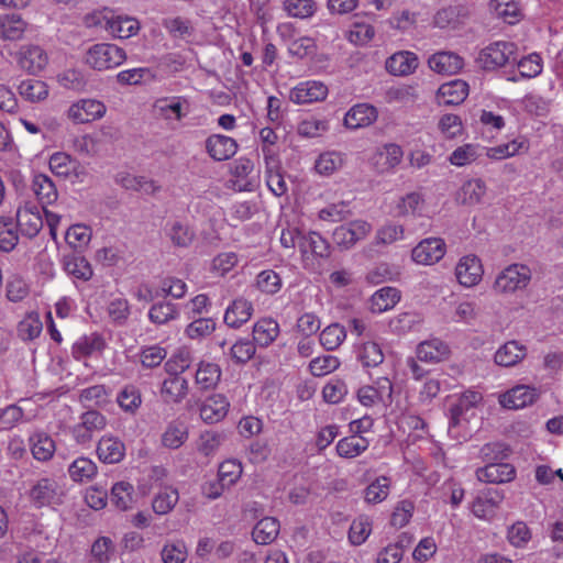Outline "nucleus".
I'll return each instance as SVG.
<instances>
[{
	"label": "nucleus",
	"mask_w": 563,
	"mask_h": 563,
	"mask_svg": "<svg viewBox=\"0 0 563 563\" xmlns=\"http://www.w3.org/2000/svg\"><path fill=\"white\" fill-rule=\"evenodd\" d=\"M517 45L508 41H497L482 48L476 64L484 70H495L517 62Z\"/></svg>",
	"instance_id": "1"
},
{
	"label": "nucleus",
	"mask_w": 563,
	"mask_h": 563,
	"mask_svg": "<svg viewBox=\"0 0 563 563\" xmlns=\"http://www.w3.org/2000/svg\"><path fill=\"white\" fill-rule=\"evenodd\" d=\"M125 58L126 55L123 48L108 43L96 44L86 54V63L97 70L117 67Z\"/></svg>",
	"instance_id": "2"
},
{
	"label": "nucleus",
	"mask_w": 563,
	"mask_h": 563,
	"mask_svg": "<svg viewBox=\"0 0 563 563\" xmlns=\"http://www.w3.org/2000/svg\"><path fill=\"white\" fill-rule=\"evenodd\" d=\"M531 279V271L522 264H511L501 271L494 283L497 292H514L528 286Z\"/></svg>",
	"instance_id": "3"
},
{
	"label": "nucleus",
	"mask_w": 563,
	"mask_h": 563,
	"mask_svg": "<svg viewBox=\"0 0 563 563\" xmlns=\"http://www.w3.org/2000/svg\"><path fill=\"white\" fill-rule=\"evenodd\" d=\"M107 111L103 102L95 99H81L70 106L68 118L77 124L101 119Z\"/></svg>",
	"instance_id": "4"
},
{
	"label": "nucleus",
	"mask_w": 563,
	"mask_h": 563,
	"mask_svg": "<svg viewBox=\"0 0 563 563\" xmlns=\"http://www.w3.org/2000/svg\"><path fill=\"white\" fill-rule=\"evenodd\" d=\"M445 254V243L442 239L429 238L422 240L411 251L412 260L422 265L438 263Z\"/></svg>",
	"instance_id": "5"
},
{
	"label": "nucleus",
	"mask_w": 563,
	"mask_h": 563,
	"mask_svg": "<svg viewBox=\"0 0 563 563\" xmlns=\"http://www.w3.org/2000/svg\"><path fill=\"white\" fill-rule=\"evenodd\" d=\"M19 67L31 75L38 74L47 65V55L37 45H24L15 53Z\"/></svg>",
	"instance_id": "6"
},
{
	"label": "nucleus",
	"mask_w": 563,
	"mask_h": 563,
	"mask_svg": "<svg viewBox=\"0 0 563 563\" xmlns=\"http://www.w3.org/2000/svg\"><path fill=\"white\" fill-rule=\"evenodd\" d=\"M16 227L22 235L33 239L43 228L40 209L35 205L26 203L16 211Z\"/></svg>",
	"instance_id": "7"
},
{
	"label": "nucleus",
	"mask_w": 563,
	"mask_h": 563,
	"mask_svg": "<svg viewBox=\"0 0 563 563\" xmlns=\"http://www.w3.org/2000/svg\"><path fill=\"white\" fill-rule=\"evenodd\" d=\"M476 477L481 482L490 484L509 483L516 477V468L509 463H488L476 470Z\"/></svg>",
	"instance_id": "8"
},
{
	"label": "nucleus",
	"mask_w": 563,
	"mask_h": 563,
	"mask_svg": "<svg viewBox=\"0 0 563 563\" xmlns=\"http://www.w3.org/2000/svg\"><path fill=\"white\" fill-rule=\"evenodd\" d=\"M369 231L371 225L366 221H352L346 225L336 228L333 232V240L338 245L349 249L357 241L363 240Z\"/></svg>",
	"instance_id": "9"
},
{
	"label": "nucleus",
	"mask_w": 563,
	"mask_h": 563,
	"mask_svg": "<svg viewBox=\"0 0 563 563\" xmlns=\"http://www.w3.org/2000/svg\"><path fill=\"white\" fill-rule=\"evenodd\" d=\"M58 484L55 479L44 477L36 482L30 489L29 497L38 508L48 506L59 500Z\"/></svg>",
	"instance_id": "10"
},
{
	"label": "nucleus",
	"mask_w": 563,
	"mask_h": 563,
	"mask_svg": "<svg viewBox=\"0 0 563 563\" xmlns=\"http://www.w3.org/2000/svg\"><path fill=\"white\" fill-rule=\"evenodd\" d=\"M238 150L234 139L221 134H212L206 140V151L217 162L231 158Z\"/></svg>",
	"instance_id": "11"
},
{
	"label": "nucleus",
	"mask_w": 563,
	"mask_h": 563,
	"mask_svg": "<svg viewBox=\"0 0 563 563\" xmlns=\"http://www.w3.org/2000/svg\"><path fill=\"white\" fill-rule=\"evenodd\" d=\"M328 87L320 81L300 84L290 91L289 98L298 104H306L325 99Z\"/></svg>",
	"instance_id": "12"
},
{
	"label": "nucleus",
	"mask_w": 563,
	"mask_h": 563,
	"mask_svg": "<svg viewBox=\"0 0 563 563\" xmlns=\"http://www.w3.org/2000/svg\"><path fill=\"white\" fill-rule=\"evenodd\" d=\"M482 274L481 261L475 255L462 257L455 268L459 283L465 287L475 286L481 280Z\"/></svg>",
	"instance_id": "13"
},
{
	"label": "nucleus",
	"mask_w": 563,
	"mask_h": 563,
	"mask_svg": "<svg viewBox=\"0 0 563 563\" xmlns=\"http://www.w3.org/2000/svg\"><path fill=\"white\" fill-rule=\"evenodd\" d=\"M538 397L539 393L536 388L519 385L504 394L500 404L508 409H521L533 404Z\"/></svg>",
	"instance_id": "14"
},
{
	"label": "nucleus",
	"mask_w": 563,
	"mask_h": 563,
	"mask_svg": "<svg viewBox=\"0 0 563 563\" xmlns=\"http://www.w3.org/2000/svg\"><path fill=\"white\" fill-rule=\"evenodd\" d=\"M230 402L225 396L214 394L209 396L200 407V417L207 423H217L224 419Z\"/></svg>",
	"instance_id": "15"
},
{
	"label": "nucleus",
	"mask_w": 563,
	"mask_h": 563,
	"mask_svg": "<svg viewBox=\"0 0 563 563\" xmlns=\"http://www.w3.org/2000/svg\"><path fill=\"white\" fill-rule=\"evenodd\" d=\"M377 119V110L368 103H358L352 107L344 117V125L356 130L368 126Z\"/></svg>",
	"instance_id": "16"
},
{
	"label": "nucleus",
	"mask_w": 563,
	"mask_h": 563,
	"mask_svg": "<svg viewBox=\"0 0 563 563\" xmlns=\"http://www.w3.org/2000/svg\"><path fill=\"white\" fill-rule=\"evenodd\" d=\"M29 446L32 456L38 462H48L53 459L56 444L53 438L44 432H34L29 438Z\"/></svg>",
	"instance_id": "17"
},
{
	"label": "nucleus",
	"mask_w": 563,
	"mask_h": 563,
	"mask_svg": "<svg viewBox=\"0 0 563 563\" xmlns=\"http://www.w3.org/2000/svg\"><path fill=\"white\" fill-rule=\"evenodd\" d=\"M419 65L418 57L415 53L400 51L393 54L386 60V69L395 76H407L412 74Z\"/></svg>",
	"instance_id": "18"
},
{
	"label": "nucleus",
	"mask_w": 563,
	"mask_h": 563,
	"mask_svg": "<svg viewBox=\"0 0 563 563\" xmlns=\"http://www.w3.org/2000/svg\"><path fill=\"white\" fill-rule=\"evenodd\" d=\"M253 305L247 299L240 297L232 301L224 313V322L228 327L238 329L246 323L253 314Z\"/></svg>",
	"instance_id": "19"
},
{
	"label": "nucleus",
	"mask_w": 563,
	"mask_h": 563,
	"mask_svg": "<svg viewBox=\"0 0 563 563\" xmlns=\"http://www.w3.org/2000/svg\"><path fill=\"white\" fill-rule=\"evenodd\" d=\"M429 67L442 75H454L463 68L464 60L453 52H439L428 60Z\"/></svg>",
	"instance_id": "20"
},
{
	"label": "nucleus",
	"mask_w": 563,
	"mask_h": 563,
	"mask_svg": "<svg viewBox=\"0 0 563 563\" xmlns=\"http://www.w3.org/2000/svg\"><path fill=\"white\" fill-rule=\"evenodd\" d=\"M97 454L101 462L115 464L123 460L125 445L118 438L102 437L97 445Z\"/></svg>",
	"instance_id": "21"
},
{
	"label": "nucleus",
	"mask_w": 563,
	"mask_h": 563,
	"mask_svg": "<svg viewBox=\"0 0 563 563\" xmlns=\"http://www.w3.org/2000/svg\"><path fill=\"white\" fill-rule=\"evenodd\" d=\"M189 390L188 380L181 376H169L164 379L161 388V395L165 402H181Z\"/></svg>",
	"instance_id": "22"
},
{
	"label": "nucleus",
	"mask_w": 563,
	"mask_h": 563,
	"mask_svg": "<svg viewBox=\"0 0 563 563\" xmlns=\"http://www.w3.org/2000/svg\"><path fill=\"white\" fill-rule=\"evenodd\" d=\"M449 346L439 339L421 342L417 346V358L422 362L438 363L449 356Z\"/></svg>",
	"instance_id": "23"
},
{
	"label": "nucleus",
	"mask_w": 563,
	"mask_h": 563,
	"mask_svg": "<svg viewBox=\"0 0 563 563\" xmlns=\"http://www.w3.org/2000/svg\"><path fill=\"white\" fill-rule=\"evenodd\" d=\"M468 95V85L466 81L455 79L440 86L438 96L443 99L446 106H456L462 103Z\"/></svg>",
	"instance_id": "24"
},
{
	"label": "nucleus",
	"mask_w": 563,
	"mask_h": 563,
	"mask_svg": "<svg viewBox=\"0 0 563 563\" xmlns=\"http://www.w3.org/2000/svg\"><path fill=\"white\" fill-rule=\"evenodd\" d=\"M486 194V185L482 179L465 181L456 194V201L465 206L479 203Z\"/></svg>",
	"instance_id": "25"
},
{
	"label": "nucleus",
	"mask_w": 563,
	"mask_h": 563,
	"mask_svg": "<svg viewBox=\"0 0 563 563\" xmlns=\"http://www.w3.org/2000/svg\"><path fill=\"white\" fill-rule=\"evenodd\" d=\"M526 353L525 345L519 344L517 341H509L498 349L495 354V362L500 366L510 367L523 360Z\"/></svg>",
	"instance_id": "26"
},
{
	"label": "nucleus",
	"mask_w": 563,
	"mask_h": 563,
	"mask_svg": "<svg viewBox=\"0 0 563 563\" xmlns=\"http://www.w3.org/2000/svg\"><path fill=\"white\" fill-rule=\"evenodd\" d=\"M400 300V291L395 287H383L371 297V311L375 313L385 312L395 307Z\"/></svg>",
	"instance_id": "27"
},
{
	"label": "nucleus",
	"mask_w": 563,
	"mask_h": 563,
	"mask_svg": "<svg viewBox=\"0 0 563 563\" xmlns=\"http://www.w3.org/2000/svg\"><path fill=\"white\" fill-rule=\"evenodd\" d=\"M280 530L279 521L275 517H265L261 519L252 531L253 540L257 544H269L278 536Z\"/></svg>",
	"instance_id": "28"
},
{
	"label": "nucleus",
	"mask_w": 563,
	"mask_h": 563,
	"mask_svg": "<svg viewBox=\"0 0 563 563\" xmlns=\"http://www.w3.org/2000/svg\"><path fill=\"white\" fill-rule=\"evenodd\" d=\"M26 23L19 14H4L0 16V37L4 41H18L22 38Z\"/></svg>",
	"instance_id": "29"
},
{
	"label": "nucleus",
	"mask_w": 563,
	"mask_h": 563,
	"mask_svg": "<svg viewBox=\"0 0 563 563\" xmlns=\"http://www.w3.org/2000/svg\"><path fill=\"white\" fill-rule=\"evenodd\" d=\"M279 325L273 319H262L253 327V341L261 347L272 344L278 336Z\"/></svg>",
	"instance_id": "30"
},
{
	"label": "nucleus",
	"mask_w": 563,
	"mask_h": 563,
	"mask_svg": "<svg viewBox=\"0 0 563 563\" xmlns=\"http://www.w3.org/2000/svg\"><path fill=\"white\" fill-rule=\"evenodd\" d=\"M155 108L159 114L166 119L181 120L188 113V102L179 97L170 99H159L156 101Z\"/></svg>",
	"instance_id": "31"
},
{
	"label": "nucleus",
	"mask_w": 563,
	"mask_h": 563,
	"mask_svg": "<svg viewBox=\"0 0 563 563\" xmlns=\"http://www.w3.org/2000/svg\"><path fill=\"white\" fill-rule=\"evenodd\" d=\"M18 92L25 101L41 102L48 97V86L42 80L30 78L20 82Z\"/></svg>",
	"instance_id": "32"
},
{
	"label": "nucleus",
	"mask_w": 563,
	"mask_h": 563,
	"mask_svg": "<svg viewBox=\"0 0 563 563\" xmlns=\"http://www.w3.org/2000/svg\"><path fill=\"white\" fill-rule=\"evenodd\" d=\"M32 188L42 206L52 205L57 199V189L52 179L43 174L35 175Z\"/></svg>",
	"instance_id": "33"
},
{
	"label": "nucleus",
	"mask_w": 563,
	"mask_h": 563,
	"mask_svg": "<svg viewBox=\"0 0 563 563\" xmlns=\"http://www.w3.org/2000/svg\"><path fill=\"white\" fill-rule=\"evenodd\" d=\"M481 400L482 395L477 391L468 390L462 394L450 408V427H456L460 423L461 417Z\"/></svg>",
	"instance_id": "34"
},
{
	"label": "nucleus",
	"mask_w": 563,
	"mask_h": 563,
	"mask_svg": "<svg viewBox=\"0 0 563 563\" xmlns=\"http://www.w3.org/2000/svg\"><path fill=\"white\" fill-rule=\"evenodd\" d=\"M468 16V10L463 5H450L439 10L434 15V24L441 29L456 27Z\"/></svg>",
	"instance_id": "35"
},
{
	"label": "nucleus",
	"mask_w": 563,
	"mask_h": 563,
	"mask_svg": "<svg viewBox=\"0 0 563 563\" xmlns=\"http://www.w3.org/2000/svg\"><path fill=\"white\" fill-rule=\"evenodd\" d=\"M221 378V369L217 364L200 362L196 371L195 382L200 389L214 388Z\"/></svg>",
	"instance_id": "36"
},
{
	"label": "nucleus",
	"mask_w": 563,
	"mask_h": 563,
	"mask_svg": "<svg viewBox=\"0 0 563 563\" xmlns=\"http://www.w3.org/2000/svg\"><path fill=\"white\" fill-rule=\"evenodd\" d=\"M107 29L119 38H128L140 30L139 21L129 16H113L107 20Z\"/></svg>",
	"instance_id": "37"
},
{
	"label": "nucleus",
	"mask_w": 563,
	"mask_h": 563,
	"mask_svg": "<svg viewBox=\"0 0 563 563\" xmlns=\"http://www.w3.org/2000/svg\"><path fill=\"white\" fill-rule=\"evenodd\" d=\"M68 473L74 482H89L97 475V465L90 459L81 456L69 465Z\"/></svg>",
	"instance_id": "38"
},
{
	"label": "nucleus",
	"mask_w": 563,
	"mask_h": 563,
	"mask_svg": "<svg viewBox=\"0 0 563 563\" xmlns=\"http://www.w3.org/2000/svg\"><path fill=\"white\" fill-rule=\"evenodd\" d=\"M192 361L191 352L186 347H181L165 362L164 368L169 376H180L190 367Z\"/></svg>",
	"instance_id": "39"
},
{
	"label": "nucleus",
	"mask_w": 563,
	"mask_h": 563,
	"mask_svg": "<svg viewBox=\"0 0 563 563\" xmlns=\"http://www.w3.org/2000/svg\"><path fill=\"white\" fill-rule=\"evenodd\" d=\"M368 448L366 439L356 434L341 439L336 444V452L340 456L352 459L360 455Z\"/></svg>",
	"instance_id": "40"
},
{
	"label": "nucleus",
	"mask_w": 563,
	"mask_h": 563,
	"mask_svg": "<svg viewBox=\"0 0 563 563\" xmlns=\"http://www.w3.org/2000/svg\"><path fill=\"white\" fill-rule=\"evenodd\" d=\"M178 314L176 305L169 301H158L150 308L148 319L152 323L162 325L175 320Z\"/></svg>",
	"instance_id": "41"
},
{
	"label": "nucleus",
	"mask_w": 563,
	"mask_h": 563,
	"mask_svg": "<svg viewBox=\"0 0 563 563\" xmlns=\"http://www.w3.org/2000/svg\"><path fill=\"white\" fill-rule=\"evenodd\" d=\"M489 7L497 18L508 24H515L520 19V9L515 0H492Z\"/></svg>",
	"instance_id": "42"
},
{
	"label": "nucleus",
	"mask_w": 563,
	"mask_h": 563,
	"mask_svg": "<svg viewBox=\"0 0 563 563\" xmlns=\"http://www.w3.org/2000/svg\"><path fill=\"white\" fill-rule=\"evenodd\" d=\"M346 338V330L339 323H332L323 329L320 333V343L328 350L333 351L338 349Z\"/></svg>",
	"instance_id": "43"
},
{
	"label": "nucleus",
	"mask_w": 563,
	"mask_h": 563,
	"mask_svg": "<svg viewBox=\"0 0 563 563\" xmlns=\"http://www.w3.org/2000/svg\"><path fill=\"white\" fill-rule=\"evenodd\" d=\"M390 479L387 476H379L364 490V499L368 504H378L385 500L389 494Z\"/></svg>",
	"instance_id": "44"
},
{
	"label": "nucleus",
	"mask_w": 563,
	"mask_h": 563,
	"mask_svg": "<svg viewBox=\"0 0 563 563\" xmlns=\"http://www.w3.org/2000/svg\"><path fill=\"white\" fill-rule=\"evenodd\" d=\"M19 242L13 220L10 217H0V250L11 252Z\"/></svg>",
	"instance_id": "45"
},
{
	"label": "nucleus",
	"mask_w": 563,
	"mask_h": 563,
	"mask_svg": "<svg viewBox=\"0 0 563 563\" xmlns=\"http://www.w3.org/2000/svg\"><path fill=\"white\" fill-rule=\"evenodd\" d=\"M187 438V428L183 423L173 422L163 433L162 443L165 448L176 450L185 443Z\"/></svg>",
	"instance_id": "46"
},
{
	"label": "nucleus",
	"mask_w": 563,
	"mask_h": 563,
	"mask_svg": "<svg viewBox=\"0 0 563 563\" xmlns=\"http://www.w3.org/2000/svg\"><path fill=\"white\" fill-rule=\"evenodd\" d=\"M357 358L365 367H376L384 362V353L376 342H365L358 350Z\"/></svg>",
	"instance_id": "47"
},
{
	"label": "nucleus",
	"mask_w": 563,
	"mask_h": 563,
	"mask_svg": "<svg viewBox=\"0 0 563 563\" xmlns=\"http://www.w3.org/2000/svg\"><path fill=\"white\" fill-rule=\"evenodd\" d=\"M510 448L501 442L484 444L479 450V457L483 462L496 463L506 460L510 454Z\"/></svg>",
	"instance_id": "48"
},
{
	"label": "nucleus",
	"mask_w": 563,
	"mask_h": 563,
	"mask_svg": "<svg viewBox=\"0 0 563 563\" xmlns=\"http://www.w3.org/2000/svg\"><path fill=\"white\" fill-rule=\"evenodd\" d=\"M133 486L126 482H119L111 489V501L120 510H126L132 504Z\"/></svg>",
	"instance_id": "49"
},
{
	"label": "nucleus",
	"mask_w": 563,
	"mask_h": 563,
	"mask_svg": "<svg viewBox=\"0 0 563 563\" xmlns=\"http://www.w3.org/2000/svg\"><path fill=\"white\" fill-rule=\"evenodd\" d=\"M343 165V157L338 152L322 153L316 161L314 168L320 175H331Z\"/></svg>",
	"instance_id": "50"
},
{
	"label": "nucleus",
	"mask_w": 563,
	"mask_h": 563,
	"mask_svg": "<svg viewBox=\"0 0 563 563\" xmlns=\"http://www.w3.org/2000/svg\"><path fill=\"white\" fill-rule=\"evenodd\" d=\"M282 285L280 276L273 269L263 271L256 277L257 288L267 295L277 294L280 290Z\"/></svg>",
	"instance_id": "51"
},
{
	"label": "nucleus",
	"mask_w": 563,
	"mask_h": 563,
	"mask_svg": "<svg viewBox=\"0 0 563 563\" xmlns=\"http://www.w3.org/2000/svg\"><path fill=\"white\" fill-rule=\"evenodd\" d=\"M77 162L63 152L54 153L49 158V168L56 176L67 177L76 169Z\"/></svg>",
	"instance_id": "52"
},
{
	"label": "nucleus",
	"mask_w": 563,
	"mask_h": 563,
	"mask_svg": "<svg viewBox=\"0 0 563 563\" xmlns=\"http://www.w3.org/2000/svg\"><path fill=\"white\" fill-rule=\"evenodd\" d=\"M178 492L173 488H165L158 493L153 500V510L158 515L169 512L178 501Z\"/></svg>",
	"instance_id": "53"
},
{
	"label": "nucleus",
	"mask_w": 563,
	"mask_h": 563,
	"mask_svg": "<svg viewBox=\"0 0 563 563\" xmlns=\"http://www.w3.org/2000/svg\"><path fill=\"white\" fill-rule=\"evenodd\" d=\"M316 2L313 0H285L284 9L285 11L294 16L299 19H306L311 16L316 11Z\"/></svg>",
	"instance_id": "54"
},
{
	"label": "nucleus",
	"mask_w": 563,
	"mask_h": 563,
	"mask_svg": "<svg viewBox=\"0 0 563 563\" xmlns=\"http://www.w3.org/2000/svg\"><path fill=\"white\" fill-rule=\"evenodd\" d=\"M117 400L124 411L134 412L140 407L142 397L135 386L128 385L119 393Z\"/></svg>",
	"instance_id": "55"
},
{
	"label": "nucleus",
	"mask_w": 563,
	"mask_h": 563,
	"mask_svg": "<svg viewBox=\"0 0 563 563\" xmlns=\"http://www.w3.org/2000/svg\"><path fill=\"white\" fill-rule=\"evenodd\" d=\"M187 556V549L183 541L166 543L161 551L163 563H184Z\"/></svg>",
	"instance_id": "56"
},
{
	"label": "nucleus",
	"mask_w": 563,
	"mask_h": 563,
	"mask_svg": "<svg viewBox=\"0 0 563 563\" xmlns=\"http://www.w3.org/2000/svg\"><path fill=\"white\" fill-rule=\"evenodd\" d=\"M168 235L173 244L178 247L189 246L195 239L194 230L179 221L173 223Z\"/></svg>",
	"instance_id": "57"
},
{
	"label": "nucleus",
	"mask_w": 563,
	"mask_h": 563,
	"mask_svg": "<svg viewBox=\"0 0 563 563\" xmlns=\"http://www.w3.org/2000/svg\"><path fill=\"white\" fill-rule=\"evenodd\" d=\"M65 271L69 275L82 280H89L92 276V268L89 262L82 256L68 260L65 263Z\"/></svg>",
	"instance_id": "58"
},
{
	"label": "nucleus",
	"mask_w": 563,
	"mask_h": 563,
	"mask_svg": "<svg viewBox=\"0 0 563 563\" xmlns=\"http://www.w3.org/2000/svg\"><path fill=\"white\" fill-rule=\"evenodd\" d=\"M106 343L101 335L97 333H92L90 335H86L78 340L74 346L75 353H78L82 356H87L92 354L96 351L103 350Z\"/></svg>",
	"instance_id": "59"
},
{
	"label": "nucleus",
	"mask_w": 563,
	"mask_h": 563,
	"mask_svg": "<svg viewBox=\"0 0 563 563\" xmlns=\"http://www.w3.org/2000/svg\"><path fill=\"white\" fill-rule=\"evenodd\" d=\"M255 343L250 340L236 341L230 349L232 360L238 364H245L255 354Z\"/></svg>",
	"instance_id": "60"
},
{
	"label": "nucleus",
	"mask_w": 563,
	"mask_h": 563,
	"mask_svg": "<svg viewBox=\"0 0 563 563\" xmlns=\"http://www.w3.org/2000/svg\"><path fill=\"white\" fill-rule=\"evenodd\" d=\"M371 533V522L367 517H358L355 519L349 531V540L354 545H360Z\"/></svg>",
	"instance_id": "61"
},
{
	"label": "nucleus",
	"mask_w": 563,
	"mask_h": 563,
	"mask_svg": "<svg viewBox=\"0 0 563 563\" xmlns=\"http://www.w3.org/2000/svg\"><path fill=\"white\" fill-rule=\"evenodd\" d=\"M521 77L532 78L542 71V59L538 54H530L517 62Z\"/></svg>",
	"instance_id": "62"
},
{
	"label": "nucleus",
	"mask_w": 563,
	"mask_h": 563,
	"mask_svg": "<svg viewBox=\"0 0 563 563\" xmlns=\"http://www.w3.org/2000/svg\"><path fill=\"white\" fill-rule=\"evenodd\" d=\"M327 130L328 122L314 118L302 120L297 126V133L303 137H317Z\"/></svg>",
	"instance_id": "63"
},
{
	"label": "nucleus",
	"mask_w": 563,
	"mask_h": 563,
	"mask_svg": "<svg viewBox=\"0 0 563 563\" xmlns=\"http://www.w3.org/2000/svg\"><path fill=\"white\" fill-rule=\"evenodd\" d=\"M113 552V541L108 537L98 538L91 545V555L98 563H107Z\"/></svg>",
	"instance_id": "64"
}]
</instances>
